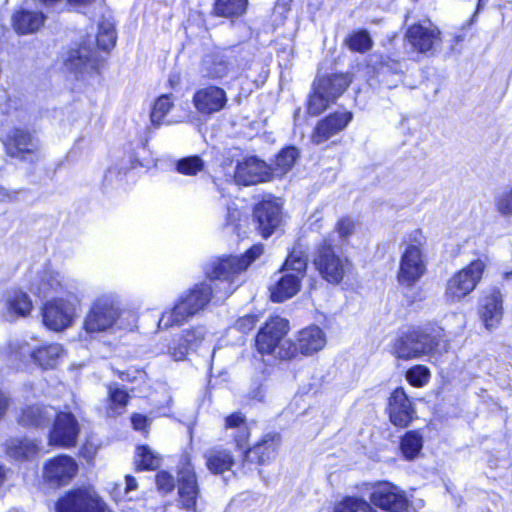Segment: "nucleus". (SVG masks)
<instances>
[{"label": "nucleus", "instance_id": "nucleus-1", "mask_svg": "<svg viewBox=\"0 0 512 512\" xmlns=\"http://www.w3.org/2000/svg\"><path fill=\"white\" fill-rule=\"evenodd\" d=\"M225 429L235 430L232 436L236 448L243 450V467H246L250 463L265 465L276 458L281 443V437L278 433H268L253 447L245 449L251 432L249 424L241 412L232 413L225 418Z\"/></svg>", "mask_w": 512, "mask_h": 512}, {"label": "nucleus", "instance_id": "nucleus-2", "mask_svg": "<svg viewBox=\"0 0 512 512\" xmlns=\"http://www.w3.org/2000/svg\"><path fill=\"white\" fill-rule=\"evenodd\" d=\"M263 246L257 244L252 246L241 256H224L212 260L205 267V273L214 289V294L219 299H225L231 295L236 286L234 278L244 271L253 261L263 254Z\"/></svg>", "mask_w": 512, "mask_h": 512}, {"label": "nucleus", "instance_id": "nucleus-3", "mask_svg": "<svg viewBox=\"0 0 512 512\" xmlns=\"http://www.w3.org/2000/svg\"><path fill=\"white\" fill-rule=\"evenodd\" d=\"M307 257L304 252L293 249L281 269L275 274V282L270 286L273 302H283L292 298L300 290V283L306 274Z\"/></svg>", "mask_w": 512, "mask_h": 512}, {"label": "nucleus", "instance_id": "nucleus-4", "mask_svg": "<svg viewBox=\"0 0 512 512\" xmlns=\"http://www.w3.org/2000/svg\"><path fill=\"white\" fill-rule=\"evenodd\" d=\"M288 330V320L279 316L271 317L257 333V350L261 354L274 355L280 359L293 358L296 347L291 340L285 339Z\"/></svg>", "mask_w": 512, "mask_h": 512}, {"label": "nucleus", "instance_id": "nucleus-5", "mask_svg": "<svg viewBox=\"0 0 512 512\" xmlns=\"http://www.w3.org/2000/svg\"><path fill=\"white\" fill-rule=\"evenodd\" d=\"M212 297L220 300L219 295L214 294L212 284L204 282L196 285L186 296L180 299L171 311L162 314L158 326L167 329L182 324L202 310Z\"/></svg>", "mask_w": 512, "mask_h": 512}, {"label": "nucleus", "instance_id": "nucleus-6", "mask_svg": "<svg viewBox=\"0 0 512 512\" xmlns=\"http://www.w3.org/2000/svg\"><path fill=\"white\" fill-rule=\"evenodd\" d=\"M441 337V329L432 326L410 330L395 341L394 353L403 360L430 355L437 350Z\"/></svg>", "mask_w": 512, "mask_h": 512}, {"label": "nucleus", "instance_id": "nucleus-7", "mask_svg": "<svg viewBox=\"0 0 512 512\" xmlns=\"http://www.w3.org/2000/svg\"><path fill=\"white\" fill-rule=\"evenodd\" d=\"M425 237L419 230L413 231L401 256L398 282L406 287L415 285L426 273V259L423 253Z\"/></svg>", "mask_w": 512, "mask_h": 512}, {"label": "nucleus", "instance_id": "nucleus-8", "mask_svg": "<svg viewBox=\"0 0 512 512\" xmlns=\"http://www.w3.org/2000/svg\"><path fill=\"white\" fill-rule=\"evenodd\" d=\"M350 83L349 75L343 73L318 77L313 83V91L308 100V113L313 116L322 113L344 93Z\"/></svg>", "mask_w": 512, "mask_h": 512}, {"label": "nucleus", "instance_id": "nucleus-9", "mask_svg": "<svg viewBox=\"0 0 512 512\" xmlns=\"http://www.w3.org/2000/svg\"><path fill=\"white\" fill-rule=\"evenodd\" d=\"M178 499L165 512H197V503L201 498L197 475L188 456H184L178 468Z\"/></svg>", "mask_w": 512, "mask_h": 512}, {"label": "nucleus", "instance_id": "nucleus-10", "mask_svg": "<svg viewBox=\"0 0 512 512\" xmlns=\"http://www.w3.org/2000/svg\"><path fill=\"white\" fill-rule=\"evenodd\" d=\"M313 263L321 277L331 284H339L351 268L348 257L328 241L319 245Z\"/></svg>", "mask_w": 512, "mask_h": 512}, {"label": "nucleus", "instance_id": "nucleus-11", "mask_svg": "<svg viewBox=\"0 0 512 512\" xmlns=\"http://www.w3.org/2000/svg\"><path fill=\"white\" fill-rule=\"evenodd\" d=\"M121 315L118 302L113 296L102 295L92 303L83 322L84 330L89 333H100L114 327Z\"/></svg>", "mask_w": 512, "mask_h": 512}, {"label": "nucleus", "instance_id": "nucleus-12", "mask_svg": "<svg viewBox=\"0 0 512 512\" xmlns=\"http://www.w3.org/2000/svg\"><path fill=\"white\" fill-rule=\"evenodd\" d=\"M484 268V262L478 259L453 275L446 285V300L448 302H457L471 293L481 279Z\"/></svg>", "mask_w": 512, "mask_h": 512}, {"label": "nucleus", "instance_id": "nucleus-13", "mask_svg": "<svg viewBox=\"0 0 512 512\" xmlns=\"http://www.w3.org/2000/svg\"><path fill=\"white\" fill-rule=\"evenodd\" d=\"M103 508V499L91 488L71 490L56 503V512H101Z\"/></svg>", "mask_w": 512, "mask_h": 512}, {"label": "nucleus", "instance_id": "nucleus-14", "mask_svg": "<svg viewBox=\"0 0 512 512\" xmlns=\"http://www.w3.org/2000/svg\"><path fill=\"white\" fill-rule=\"evenodd\" d=\"M370 501L388 512H404L409 505L404 491L390 482L376 483L372 487Z\"/></svg>", "mask_w": 512, "mask_h": 512}, {"label": "nucleus", "instance_id": "nucleus-15", "mask_svg": "<svg viewBox=\"0 0 512 512\" xmlns=\"http://www.w3.org/2000/svg\"><path fill=\"white\" fill-rule=\"evenodd\" d=\"M405 36L411 46L423 54L433 55L440 42V31L430 20L409 26Z\"/></svg>", "mask_w": 512, "mask_h": 512}, {"label": "nucleus", "instance_id": "nucleus-16", "mask_svg": "<svg viewBox=\"0 0 512 512\" xmlns=\"http://www.w3.org/2000/svg\"><path fill=\"white\" fill-rule=\"evenodd\" d=\"M43 323L49 329L62 331L71 326L75 317V306L61 298L47 301L42 308Z\"/></svg>", "mask_w": 512, "mask_h": 512}, {"label": "nucleus", "instance_id": "nucleus-17", "mask_svg": "<svg viewBox=\"0 0 512 512\" xmlns=\"http://www.w3.org/2000/svg\"><path fill=\"white\" fill-rule=\"evenodd\" d=\"M234 178L240 185H255L269 181L272 178V171L264 161L250 156L237 163Z\"/></svg>", "mask_w": 512, "mask_h": 512}, {"label": "nucleus", "instance_id": "nucleus-18", "mask_svg": "<svg viewBox=\"0 0 512 512\" xmlns=\"http://www.w3.org/2000/svg\"><path fill=\"white\" fill-rule=\"evenodd\" d=\"M257 229L264 238L271 236L281 225V205L273 199H264L254 208Z\"/></svg>", "mask_w": 512, "mask_h": 512}, {"label": "nucleus", "instance_id": "nucleus-19", "mask_svg": "<svg viewBox=\"0 0 512 512\" xmlns=\"http://www.w3.org/2000/svg\"><path fill=\"white\" fill-rule=\"evenodd\" d=\"M53 419V428L49 434L50 444L66 448L74 446L79 433V425L73 414L56 412Z\"/></svg>", "mask_w": 512, "mask_h": 512}, {"label": "nucleus", "instance_id": "nucleus-20", "mask_svg": "<svg viewBox=\"0 0 512 512\" xmlns=\"http://www.w3.org/2000/svg\"><path fill=\"white\" fill-rule=\"evenodd\" d=\"M30 290L40 298L54 297L65 292L70 293L64 278L58 272L47 267L33 278Z\"/></svg>", "mask_w": 512, "mask_h": 512}, {"label": "nucleus", "instance_id": "nucleus-21", "mask_svg": "<svg viewBox=\"0 0 512 512\" xmlns=\"http://www.w3.org/2000/svg\"><path fill=\"white\" fill-rule=\"evenodd\" d=\"M228 97L224 89L218 86H207L198 89L193 96L197 111L203 115H211L221 111L227 104Z\"/></svg>", "mask_w": 512, "mask_h": 512}, {"label": "nucleus", "instance_id": "nucleus-22", "mask_svg": "<svg viewBox=\"0 0 512 512\" xmlns=\"http://www.w3.org/2000/svg\"><path fill=\"white\" fill-rule=\"evenodd\" d=\"M101 58L97 49L83 43L78 49L71 50L65 66L75 74L96 71L100 67Z\"/></svg>", "mask_w": 512, "mask_h": 512}, {"label": "nucleus", "instance_id": "nucleus-23", "mask_svg": "<svg viewBox=\"0 0 512 512\" xmlns=\"http://www.w3.org/2000/svg\"><path fill=\"white\" fill-rule=\"evenodd\" d=\"M351 112H335L319 121L311 136L316 145L324 143L332 136L342 131L352 120Z\"/></svg>", "mask_w": 512, "mask_h": 512}, {"label": "nucleus", "instance_id": "nucleus-24", "mask_svg": "<svg viewBox=\"0 0 512 512\" xmlns=\"http://www.w3.org/2000/svg\"><path fill=\"white\" fill-rule=\"evenodd\" d=\"M415 411L402 387L396 388L389 398L390 421L398 427H406L414 418Z\"/></svg>", "mask_w": 512, "mask_h": 512}, {"label": "nucleus", "instance_id": "nucleus-25", "mask_svg": "<svg viewBox=\"0 0 512 512\" xmlns=\"http://www.w3.org/2000/svg\"><path fill=\"white\" fill-rule=\"evenodd\" d=\"M77 468V464L72 457L60 455L46 464L44 476L48 482L62 485L75 476Z\"/></svg>", "mask_w": 512, "mask_h": 512}, {"label": "nucleus", "instance_id": "nucleus-26", "mask_svg": "<svg viewBox=\"0 0 512 512\" xmlns=\"http://www.w3.org/2000/svg\"><path fill=\"white\" fill-rule=\"evenodd\" d=\"M479 317L487 330L499 325L503 317L502 295L499 289L492 288L481 300Z\"/></svg>", "mask_w": 512, "mask_h": 512}, {"label": "nucleus", "instance_id": "nucleus-27", "mask_svg": "<svg viewBox=\"0 0 512 512\" xmlns=\"http://www.w3.org/2000/svg\"><path fill=\"white\" fill-rule=\"evenodd\" d=\"M31 309V299L25 292L12 290L4 295L2 313L7 321H13L19 316L24 317Z\"/></svg>", "mask_w": 512, "mask_h": 512}, {"label": "nucleus", "instance_id": "nucleus-28", "mask_svg": "<svg viewBox=\"0 0 512 512\" xmlns=\"http://www.w3.org/2000/svg\"><path fill=\"white\" fill-rule=\"evenodd\" d=\"M5 145L9 155L18 157L22 153L33 152L37 147V142L28 130L14 128L8 133Z\"/></svg>", "mask_w": 512, "mask_h": 512}, {"label": "nucleus", "instance_id": "nucleus-29", "mask_svg": "<svg viewBox=\"0 0 512 512\" xmlns=\"http://www.w3.org/2000/svg\"><path fill=\"white\" fill-rule=\"evenodd\" d=\"M231 69V63L226 55L221 53L206 55L200 64V74L203 78L219 80L226 77Z\"/></svg>", "mask_w": 512, "mask_h": 512}, {"label": "nucleus", "instance_id": "nucleus-30", "mask_svg": "<svg viewBox=\"0 0 512 512\" xmlns=\"http://www.w3.org/2000/svg\"><path fill=\"white\" fill-rule=\"evenodd\" d=\"M326 344L324 332L318 326H310L299 332L296 352L299 350L303 355H311L321 350Z\"/></svg>", "mask_w": 512, "mask_h": 512}, {"label": "nucleus", "instance_id": "nucleus-31", "mask_svg": "<svg viewBox=\"0 0 512 512\" xmlns=\"http://www.w3.org/2000/svg\"><path fill=\"white\" fill-rule=\"evenodd\" d=\"M56 416L51 406L31 405L22 410L19 423L25 427H42L48 425Z\"/></svg>", "mask_w": 512, "mask_h": 512}, {"label": "nucleus", "instance_id": "nucleus-32", "mask_svg": "<svg viewBox=\"0 0 512 512\" xmlns=\"http://www.w3.org/2000/svg\"><path fill=\"white\" fill-rule=\"evenodd\" d=\"M206 466L213 474H222L230 471L235 464V459L231 452L220 446L207 450L204 454Z\"/></svg>", "mask_w": 512, "mask_h": 512}, {"label": "nucleus", "instance_id": "nucleus-33", "mask_svg": "<svg viewBox=\"0 0 512 512\" xmlns=\"http://www.w3.org/2000/svg\"><path fill=\"white\" fill-rule=\"evenodd\" d=\"M45 21V15L38 11L21 9L13 16V27L20 34L37 31Z\"/></svg>", "mask_w": 512, "mask_h": 512}, {"label": "nucleus", "instance_id": "nucleus-34", "mask_svg": "<svg viewBox=\"0 0 512 512\" xmlns=\"http://www.w3.org/2000/svg\"><path fill=\"white\" fill-rule=\"evenodd\" d=\"M248 0H215L213 14L224 18H238L247 9Z\"/></svg>", "mask_w": 512, "mask_h": 512}, {"label": "nucleus", "instance_id": "nucleus-35", "mask_svg": "<svg viewBox=\"0 0 512 512\" xmlns=\"http://www.w3.org/2000/svg\"><path fill=\"white\" fill-rule=\"evenodd\" d=\"M62 354V346L60 344L53 343L34 350L31 353V356L42 368L48 369L55 367Z\"/></svg>", "mask_w": 512, "mask_h": 512}, {"label": "nucleus", "instance_id": "nucleus-36", "mask_svg": "<svg viewBox=\"0 0 512 512\" xmlns=\"http://www.w3.org/2000/svg\"><path fill=\"white\" fill-rule=\"evenodd\" d=\"M6 446L8 455L15 459H27L38 450V445L27 438H12Z\"/></svg>", "mask_w": 512, "mask_h": 512}, {"label": "nucleus", "instance_id": "nucleus-37", "mask_svg": "<svg viewBox=\"0 0 512 512\" xmlns=\"http://www.w3.org/2000/svg\"><path fill=\"white\" fill-rule=\"evenodd\" d=\"M299 157V151L293 146L282 149L275 161L274 168H271L272 176H282L286 174L295 164Z\"/></svg>", "mask_w": 512, "mask_h": 512}, {"label": "nucleus", "instance_id": "nucleus-38", "mask_svg": "<svg viewBox=\"0 0 512 512\" xmlns=\"http://www.w3.org/2000/svg\"><path fill=\"white\" fill-rule=\"evenodd\" d=\"M423 446L422 435L418 431H408L401 439L400 449L407 460L414 459Z\"/></svg>", "mask_w": 512, "mask_h": 512}, {"label": "nucleus", "instance_id": "nucleus-39", "mask_svg": "<svg viewBox=\"0 0 512 512\" xmlns=\"http://www.w3.org/2000/svg\"><path fill=\"white\" fill-rule=\"evenodd\" d=\"M98 29V33L95 37L97 48L102 51L109 52L116 44V32L114 25L111 22L104 20L100 22Z\"/></svg>", "mask_w": 512, "mask_h": 512}, {"label": "nucleus", "instance_id": "nucleus-40", "mask_svg": "<svg viewBox=\"0 0 512 512\" xmlns=\"http://www.w3.org/2000/svg\"><path fill=\"white\" fill-rule=\"evenodd\" d=\"M346 46L358 53H365L373 46V40L366 30L355 31L345 39Z\"/></svg>", "mask_w": 512, "mask_h": 512}, {"label": "nucleus", "instance_id": "nucleus-41", "mask_svg": "<svg viewBox=\"0 0 512 512\" xmlns=\"http://www.w3.org/2000/svg\"><path fill=\"white\" fill-rule=\"evenodd\" d=\"M173 106V102L170 99V95L164 94L161 95L156 102L154 103V106L152 108V111L150 113V120L152 125L155 128H158L159 126L165 124L164 121L165 116L168 114V112L171 110Z\"/></svg>", "mask_w": 512, "mask_h": 512}, {"label": "nucleus", "instance_id": "nucleus-42", "mask_svg": "<svg viewBox=\"0 0 512 512\" xmlns=\"http://www.w3.org/2000/svg\"><path fill=\"white\" fill-rule=\"evenodd\" d=\"M160 462V457L149 446L142 445L137 448L135 463L140 470H155Z\"/></svg>", "mask_w": 512, "mask_h": 512}, {"label": "nucleus", "instance_id": "nucleus-43", "mask_svg": "<svg viewBox=\"0 0 512 512\" xmlns=\"http://www.w3.org/2000/svg\"><path fill=\"white\" fill-rule=\"evenodd\" d=\"M204 168L203 160L197 156H190L180 159L176 164V170L184 175L193 176Z\"/></svg>", "mask_w": 512, "mask_h": 512}, {"label": "nucleus", "instance_id": "nucleus-44", "mask_svg": "<svg viewBox=\"0 0 512 512\" xmlns=\"http://www.w3.org/2000/svg\"><path fill=\"white\" fill-rule=\"evenodd\" d=\"M430 377V370L424 365H415L406 372L407 381L414 387H423Z\"/></svg>", "mask_w": 512, "mask_h": 512}, {"label": "nucleus", "instance_id": "nucleus-45", "mask_svg": "<svg viewBox=\"0 0 512 512\" xmlns=\"http://www.w3.org/2000/svg\"><path fill=\"white\" fill-rule=\"evenodd\" d=\"M494 203L499 214L512 217V187L505 188L497 193Z\"/></svg>", "mask_w": 512, "mask_h": 512}, {"label": "nucleus", "instance_id": "nucleus-46", "mask_svg": "<svg viewBox=\"0 0 512 512\" xmlns=\"http://www.w3.org/2000/svg\"><path fill=\"white\" fill-rule=\"evenodd\" d=\"M334 512H376L371 505L358 498H347L341 502Z\"/></svg>", "mask_w": 512, "mask_h": 512}, {"label": "nucleus", "instance_id": "nucleus-47", "mask_svg": "<svg viewBox=\"0 0 512 512\" xmlns=\"http://www.w3.org/2000/svg\"><path fill=\"white\" fill-rule=\"evenodd\" d=\"M205 330L203 327H196L185 330L182 334V340L187 343L191 350H195L204 340Z\"/></svg>", "mask_w": 512, "mask_h": 512}, {"label": "nucleus", "instance_id": "nucleus-48", "mask_svg": "<svg viewBox=\"0 0 512 512\" xmlns=\"http://www.w3.org/2000/svg\"><path fill=\"white\" fill-rule=\"evenodd\" d=\"M155 482L157 489L164 494L173 491L175 488V479L173 475L167 471L158 472L155 477Z\"/></svg>", "mask_w": 512, "mask_h": 512}, {"label": "nucleus", "instance_id": "nucleus-49", "mask_svg": "<svg viewBox=\"0 0 512 512\" xmlns=\"http://www.w3.org/2000/svg\"><path fill=\"white\" fill-rule=\"evenodd\" d=\"M108 395L110 401L120 408L125 407L128 403V392L124 388H120L117 385L108 386Z\"/></svg>", "mask_w": 512, "mask_h": 512}, {"label": "nucleus", "instance_id": "nucleus-50", "mask_svg": "<svg viewBox=\"0 0 512 512\" xmlns=\"http://www.w3.org/2000/svg\"><path fill=\"white\" fill-rule=\"evenodd\" d=\"M355 223L348 217L341 218L336 226L339 237L343 240L348 238L354 231Z\"/></svg>", "mask_w": 512, "mask_h": 512}, {"label": "nucleus", "instance_id": "nucleus-51", "mask_svg": "<svg viewBox=\"0 0 512 512\" xmlns=\"http://www.w3.org/2000/svg\"><path fill=\"white\" fill-rule=\"evenodd\" d=\"M257 322L258 317L256 315H246L236 321L235 328L243 333H248L255 327Z\"/></svg>", "mask_w": 512, "mask_h": 512}, {"label": "nucleus", "instance_id": "nucleus-52", "mask_svg": "<svg viewBox=\"0 0 512 512\" xmlns=\"http://www.w3.org/2000/svg\"><path fill=\"white\" fill-rule=\"evenodd\" d=\"M190 350L191 348L182 340L181 336L177 344H175L173 347H170V354L175 360L179 361L183 360Z\"/></svg>", "mask_w": 512, "mask_h": 512}, {"label": "nucleus", "instance_id": "nucleus-53", "mask_svg": "<svg viewBox=\"0 0 512 512\" xmlns=\"http://www.w3.org/2000/svg\"><path fill=\"white\" fill-rule=\"evenodd\" d=\"M131 423L133 428L138 431H145L150 424V420L147 416L142 414H133L131 416Z\"/></svg>", "mask_w": 512, "mask_h": 512}, {"label": "nucleus", "instance_id": "nucleus-54", "mask_svg": "<svg viewBox=\"0 0 512 512\" xmlns=\"http://www.w3.org/2000/svg\"><path fill=\"white\" fill-rule=\"evenodd\" d=\"M10 406V398L0 390V420L5 416Z\"/></svg>", "mask_w": 512, "mask_h": 512}, {"label": "nucleus", "instance_id": "nucleus-55", "mask_svg": "<svg viewBox=\"0 0 512 512\" xmlns=\"http://www.w3.org/2000/svg\"><path fill=\"white\" fill-rule=\"evenodd\" d=\"M393 71L394 73H398L400 71L399 63L392 61L391 64L383 63L380 67V74H384L389 71Z\"/></svg>", "mask_w": 512, "mask_h": 512}, {"label": "nucleus", "instance_id": "nucleus-56", "mask_svg": "<svg viewBox=\"0 0 512 512\" xmlns=\"http://www.w3.org/2000/svg\"><path fill=\"white\" fill-rule=\"evenodd\" d=\"M125 482H126V488H125L126 493H129L130 491H133L137 488V482L133 476L127 475L125 477Z\"/></svg>", "mask_w": 512, "mask_h": 512}, {"label": "nucleus", "instance_id": "nucleus-57", "mask_svg": "<svg viewBox=\"0 0 512 512\" xmlns=\"http://www.w3.org/2000/svg\"><path fill=\"white\" fill-rule=\"evenodd\" d=\"M227 209H228L227 222L229 224H232L236 220L239 212L236 208L228 207Z\"/></svg>", "mask_w": 512, "mask_h": 512}, {"label": "nucleus", "instance_id": "nucleus-58", "mask_svg": "<svg viewBox=\"0 0 512 512\" xmlns=\"http://www.w3.org/2000/svg\"><path fill=\"white\" fill-rule=\"evenodd\" d=\"M119 378L122 381H134L136 379V377L135 376H131V374L129 372H120L119 373Z\"/></svg>", "mask_w": 512, "mask_h": 512}, {"label": "nucleus", "instance_id": "nucleus-59", "mask_svg": "<svg viewBox=\"0 0 512 512\" xmlns=\"http://www.w3.org/2000/svg\"><path fill=\"white\" fill-rule=\"evenodd\" d=\"M263 397H264V395L262 394V387H261V386H259V387H258V391H257V393H256V394H254V395L252 396V398H256V399H258L259 401H261V400L263 399Z\"/></svg>", "mask_w": 512, "mask_h": 512}, {"label": "nucleus", "instance_id": "nucleus-60", "mask_svg": "<svg viewBox=\"0 0 512 512\" xmlns=\"http://www.w3.org/2000/svg\"><path fill=\"white\" fill-rule=\"evenodd\" d=\"M4 477H5V475H4V471H3V469L0 467V485L3 483V481H4Z\"/></svg>", "mask_w": 512, "mask_h": 512}, {"label": "nucleus", "instance_id": "nucleus-61", "mask_svg": "<svg viewBox=\"0 0 512 512\" xmlns=\"http://www.w3.org/2000/svg\"><path fill=\"white\" fill-rule=\"evenodd\" d=\"M101 512H113V511H111L110 509H108V507H107L106 503L104 502V508L102 509V511H101Z\"/></svg>", "mask_w": 512, "mask_h": 512}, {"label": "nucleus", "instance_id": "nucleus-62", "mask_svg": "<svg viewBox=\"0 0 512 512\" xmlns=\"http://www.w3.org/2000/svg\"><path fill=\"white\" fill-rule=\"evenodd\" d=\"M510 275H512V272H509V273L505 274L506 277H509Z\"/></svg>", "mask_w": 512, "mask_h": 512}]
</instances>
